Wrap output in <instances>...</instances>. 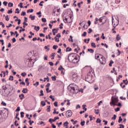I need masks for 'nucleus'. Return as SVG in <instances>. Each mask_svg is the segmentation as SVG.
<instances>
[{"instance_id":"f257e3e1","label":"nucleus","mask_w":128,"mask_h":128,"mask_svg":"<svg viewBox=\"0 0 128 128\" xmlns=\"http://www.w3.org/2000/svg\"><path fill=\"white\" fill-rule=\"evenodd\" d=\"M68 90L72 94H78V86L74 84H70L68 86Z\"/></svg>"},{"instance_id":"f03ea898","label":"nucleus","mask_w":128,"mask_h":128,"mask_svg":"<svg viewBox=\"0 0 128 128\" xmlns=\"http://www.w3.org/2000/svg\"><path fill=\"white\" fill-rule=\"evenodd\" d=\"M76 56H78V54L74 53H72L70 54L68 56V60H69V62H72V60H74V58H76Z\"/></svg>"},{"instance_id":"7ed1b4c3","label":"nucleus","mask_w":128,"mask_h":128,"mask_svg":"<svg viewBox=\"0 0 128 128\" xmlns=\"http://www.w3.org/2000/svg\"><path fill=\"white\" fill-rule=\"evenodd\" d=\"M112 24L114 26V28L112 29V30H114L116 28V26H118V18L117 17L116 21H114V18L112 17Z\"/></svg>"},{"instance_id":"20e7f679","label":"nucleus","mask_w":128,"mask_h":128,"mask_svg":"<svg viewBox=\"0 0 128 128\" xmlns=\"http://www.w3.org/2000/svg\"><path fill=\"white\" fill-rule=\"evenodd\" d=\"M72 80L74 82H78L80 80V78L76 74H74L72 75Z\"/></svg>"},{"instance_id":"39448f33","label":"nucleus","mask_w":128,"mask_h":128,"mask_svg":"<svg viewBox=\"0 0 128 128\" xmlns=\"http://www.w3.org/2000/svg\"><path fill=\"white\" fill-rule=\"evenodd\" d=\"M118 102V98H114V96H112V102L110 103V104H113L114 106H115L116 104Z\"/></svg>"},{"instance_id":"423d86ee","label":"nucleus","mask_w":128,"mask_h":128,"mask_svg":"<svg viewBox=\"0 0 128 128\" xmlns=\"http://www.w3.org/2000/svg\"><path fill=\"white\" fill-rule=\"evenodd\" d=\"M100 62L101 64H106V58H104V56H102V57H101V58H100Z\"/></svg>"},{"instance_id":"0eeeda50","label":"nucleus","mask_w":128,"mask_h":128,"mask_svg":"<svg viewBox=\"0 0 128 128\" xmlns=\"http://www.w3.org/2000/svg\"><path fill=\"white\" fill-rule=\"evenodd\" d=\"M66 114L67 118H70L71 116H72V110H69L66 112Z\"/></svg>"},{"instance_id":"6e6552de","label":"nucleus","mask_w":128,"mask_h":128,"mask_svg":"<svg viewBox=\"0 0 128 128\" xmlns=\"http://www.w3.org/2000/svg\"><path fill=\"white\" fill-rule=\"evenodd\" d=\"M102 55L100 54H95V58L96 60H100L102 58Z\"/></svg>"},{"instance_id":"1a4fd4ad","label":"nucleus","mask_w":128,"mask_h":128,"mask_svg":"<svg viewBox=\"0 0 128 128\" xmlns=\"http://www.w3.org/2000/svg\"><path fill=\"white\" fill-rule=\"evenodd\" d=\"M68 18H70V20H72V16H68V18H65L64 19V22H66V24H70V21Z\"/></svg>"},{"instance_id":"9d476101","label":"nucleus","mask_w":128,"mask_h":128,"mask_svg":"<svg viewBox=\"0 0 128 128\" xmlns=\"http://www.w3.org/2000/svg\"><path fill=\"white\" fill-rule=\"evenodd\" d=\"M92 80V76H90L89 74H88L86 78V80L88 82H90Z\"/></svg>"},{"instance_id":"9b49d317","label":"nucleus","mask_w":128,"mask_h":128,"mask_svg":"<svg viewBox=\"0 0 128 128\" xmlns=\"http://www.w3.org/2000/svg\"><path fill=\"white\" fill-rule=\"evenodd\" d=\"M73 64H76V62H78V57L76 56L75 57V58L73 59L72 61L71 62Z\"/></svg>"},{"instance_id":"f8f14e48","label":"nucleus","mask_w":128,"mask_h":128,"mask_svg":"<svg viewBox=\"0 0 128 128\" xmlns=\"http://www.w3.org/2000/svg\"><path fill=\"white\" fill-rule=\"evenodd\" d=\"M104 20H106V17H101L98 19V20L100 22H102Z\"/></svg>"},{"instance_id":"ddd939ff","label":"nucleus","mask_w":128,"mask_h":128,"mask_svg":"<svg viewBox=\"0 0 128 128\" xmlns=\"http://www.w3.org/2000/svg\"><path fill=\"white\" fill-rule=\"evenodd\" d=\"M60 8L58 9L57 10V13L56 14V12H54L53 14H54V16H58V15H60Z\"/></svg>"},{"instance_id":"4468645a","label":"nucleus","mask_w":128,"mask_h":128,"mask_svg":"<svg viewBox=\"0 0 128 128\" xmlns=\"http://www.w3.org/2000/svg\"><path fill=\"white\" fill-rule=\"evenodd\" d=\"M29 18L31 19L32 20H36L35 16H32V15L31 14Z\"/></svg>"},{"instance_id":"2eb2a0df","label":"nucleus","mask_w":128,"mask_h":128,"mask_svg":"<svg viewBox=\"0 0 128 128\" xmlns=\"http://www.w3.org/2000/svg\"><path fill=\"white\" fill-rule=\"evenodd\" d=\"M28 92V88H23V90H22V92H23V94H26Z\"/></svg>"},{"instance_id":"dca6fc26","label":"nucleus","mask_w":128,"mask_h":128,"mask_svg":"<svg viewBox=\"0 0 128 128\" xmlns=\"http://www.w3.org/2000/svg\"><path fill=\"white\" fill-rule=\"evenodd\" d=\"M50 45H47L46 46H44V48L45 50H47L48 51L50 50Z\"/></svg>"},{"instance_id":"f3484780","label":"nucleus","mask_w":128,"mask_h":128,"mask_svg":"<svg viewBox=\"0 0 128 128\" xmlns=\"http://www.w3.org/2000/svg\"><path fill=\"white\" fill-rule=\"evenodd\" d=\"M40 26H38L36 27V26H34V30H36V32H38L40 30Z\"/></svg>"},{"instance_id":"a211bd4d","label":"nucleus","mask_w":128,"mask_h":128,"mask_svg":"<svg viewBox=\"0 0 128 128\" xmlns=\"http://www.w3.org/2000/svg\"><path fill=\"white\" fill-rule=\"evenodd\" d=\"M19 97L20 98V100H22L24 98V95L23 94H21L19 95Z\"/></svg>"},{"instance_id":"6ab92c4d","label":"nucleus","mask_w":128,"mask_h":128,"mask_svg":"<svg viewBox=\"0 0 128 128\" xmlns=\"http://www.w3.org/2000/svg\"><path fill=\"white\" fill-rule=\"evenodd\" d=\"M52 80H54V82H56V76H52Z\"/></svg>"},{"instance_id":"aec40b11","label":"nucleus","mask_w":128,"mask_h":128,"mask_svg":"<svg viewBox=\"0 0 128 128\" xmlns=\"http://www.w3.org/2000/svg\"><path fill=\"white\" fill-rule=\"evenodd\" d=\"M88 52H90L91 54H94V50L92 49V48H88Z\"/></svg>"},{"instance_id":"412c9836","label":"nucleus","mask_w":128,"mask_h":128,"mask_svg":"<svg viewBox=\"0 0 128 128\" xmlns=\"http://www.w3.org/2000/svg\"><path fill=\"white\" fill-rule=\"evenodd\" d=\"M8 6L9 8H12V6H14V4L12 3V2H9L8 4Z\"/></svg>"},{"instance_id":"4be33fe9","label":"nucleus","mask_w":128,"mask_h":128,"mask_svg":"<svg viewBox=\"0 0 128 128\" xmlns=\"http://www.w3.org/2000/svg\"><path fill=\"white\" fill-rule=\"evenodd\" d=\"M56 120H60V118L58 116L54 117V119H52V122H54Z\"/></svg>"},{"instance_id":"5701e85b","label":"nucleus","mask_w":128,"mask_h":128,"mask_svg":"<svg viewBox=\"0 0 128 128\" xmlns=\"http://www.w3.org/2000/svg\"><path fill=\"white\" fill-rule=\"evenodd\" d=\"M56 56V53H52L51 54L52 60H54V56Z\"/></svg>"},{"instance_id":"b1692460","label":"nucleus","mask_w":128,"mask_h":128,"mask_svg":"<svg viewBox=\"0 0 128 128\" xmlns=\"http://www.w3.org/2000/svg\"><path fill=\"white\" fill-rule=\"evenodd\" d=\"M2 88L4 92H6V90L8 89V88H6V85L4 86H2Z\"/></svg>"},{"instance_id":"393cba45","label":"nucleus","mask_w":128,"mask_h":128,"mask_svg":"<svg viewBox=\"0 0 128 128\" xmlns=\"http://www.w3.org/2000/svg\"><path fill=\"white\" fill-rule=\"evenodd\" d=\"M40 104L42 106H46V102H44V101H42L40 102Z\"/></svg>"},{"instance_id":"a878e982","label":"nucleus","mask_w":128,"mask_h":128,"mask_svg":"<svg viewBox=\"0 0 128 128\" xmlns=\"http://www.w3.org/2000/svg\"><path fill=\"white\" fill-rule=\"evenodd\" d=\"M112 64H114V61H112V60H110L109 63V66H112Z\"/></svg>"},{"instance_id":"bb28decb","label":"nucleus","mask_w":128,"mask_h":128,"mask_svg":"<svg viewBox=\"0 0 128 128\" xmlns=\"http://www.w3.org/2000/svg\"><path fill=\"white\" fill-rule=\"evenodd\" d=\"M123 82H124V84H126V86H128V80H123Z\"/></svg>"},{"instance_id":"cd10ccee","label":"nucleus","mask_w":128,"mask_h":128,"mask_svg":"<svg viewBox=\"0 0 128 128\" xmlns=\"http://www.w3.org/2000/svg\"><path fill=\"white\" fill-rule=\"evenodd\" d=\"M28 12H34V9L31 8L30 10H28L27 13L28 14Z\"/></svg>"},{"instance_id":"c85d7f7f","label":"nucleus","mask_w":128,"mask_h":128,"mask_svg":"<svg viewBox=\"0 0 128 128\" xmlns=\"http://www.w3.org/2000/svg\"><path fill=\"white\" fill-rule=\"evenodd\" d=\"M70 38H68V41L69 42H74V40H72V36H70Z\"/></svg>"},{"instance_id":"c756f323","label":"nucleus","mask_w":128,"mask_h":128,"mask_svg":"<svg viewBox=\"0 0 128 128\" xmlns=\"http://www.w3.org/2000/svg\"><path fill=\"white\" fill-rule=\"evenodd\" d=\"M91 46L93 48H96V43H94V42H92L91 43Z\"/></svg>"},{"instance_id":"7c9ffc66","label":"nucleus","mask_w":128,"mask_h":128,"mask_svg":"<svg viewBox=\"0 0 128 128\" xmlns=\"http://www.w3.org/2000/svg\"><path fill=\"white\" fill-rule=\"evenodd\" d=\"M112 120H116V115L114 114V116L112 118Z\"/></svg>"},{"instance_id":"2f4dec72","label":"nucleus","mask_w":128,"mask_h":128,"mask_svg":"<svg viewBox=\"0 0 128 128\" xmlns=\"http://www.w3.org/2000/svg\"><path fill=\"white\" fill-rule=\"evenodd\" d=\"M47 112H50V106H47Z\"/></svg>"},{"instance_id":"473e14b6","label":"nucleus","mask_w":128,"mask_h":128,"mask_svg":"<svg viewBox=\"0 0 128 128\" xmlns=\"http://www.w3.org/2000/svg\"><path fill=\"white\" fill-rule=\"evenodd\" d=\"M85 124H86V121L84 120L80 122V124L82 126H84Z\"/></svg>"},{"instance_id":"72a5a7b5","label":"nucleus","mask_w":128,"mask_h":128,"mask_svg":"<svg viewBox=\"0 0 128 128\" xmlns=\"http://www.w3.org/2000/svg\"><path fill=\"white\" fill-rule=\"evenodd\" d=\"M64 70V68H62V66H60V68H58V70Z\"/></svg>"},{"instance_id":"f704fd0d","label":"nucleus","mask_w":128,"mask_h":128,"mask_svg":"<svg viewBox=\"0 0 128 128\" xmlns=\"http://www.w3.org/2000/svg\"><path fill=\"white\" fill-rule=\"evenodd\" d=\"M86 105H82V110H84L86 112Z\"/></svg>"},{"instance_id":"c9c22d12","label":"nucleus","mask_w":128,"mask_h":128,"mask_svg":"<svg viewBox=\"0 0 128 128\" xmlns=\"http://www.w3.org/2000/svg\"><path fill=\"white\" fill-rule=\"evenodd\" d=\"M122 116H119V120L118 122H119V124H120V122H122Z\"/></svg>"},{"instance_id":"e433bc0d","label":"nucleus","mask_w":128,"mask_h":128,"mask_svg":"<svg viewBox=\"0 0 128 128\" xmlns=\"http://www.w3.org/2000/svg\"><path fill=\"white\" fill-rule=\"evenodd\" d=\"M116 40H120V35H117Z\"/></svg>"},{"instance_id":"4c0bfd02","label":"nucleus","mask_w":128,"mask_h":128,"mask_svg":"<svg viewBox=\"0 0 128 128\" xmlns=\"http://www.w3.org/2000/svg\"><path fill=\"white\" fill-rule=\"evenodd\" d=\"M101 122H102V120H100V119L98 118L96 121V122H97V124H100V123Z\"/></svg>"},{"instance_id":"58836bf2","label":"nucleus","mask_w":128,"mask_h":128,"mask_svg":"<svg viewBox=\"0 0 128 128\" xmlns=\"http://www.w3.org/2000/svg\"><path fill=\"white\" fill-rule=\"evenodd\" d=\"M68 122H66L64 124V126H68Z\"/></svg>"},{"instance_id":"ea45409f","label":"nucleus","mask_w":128,"mask_h":128,"mask_svg":"<svg viewBox=\"0 0 128 128\" xmlns=\"http://www.w3.org/2000/svg\"><path fill=\"white\" fill-rule=\"evenodd\" d=\"M94 112L96 114H99V110H94Z\"/></svg>"},{"instance_id":"a19ab883","label":"nucleus","mask_w":128,"mask_h":128,"mask_svg":"<svg viewBox=\"0 0 128 128\" xmlns=\"http://www.w3.org/2000/svg\"><path fill=\"white\" fill-rule=\"evenodd\" d=\"M6 20L7 22H8V20H10V18H8V15H7L6 17H5Z\"/></svg>"},{"instance_id":"79ce46f5","label":"nucleus","mask_w":128,"mask_h":128,"mask_svg":"<svg viewBox=\"0 0 128 128\" xmlns=\"http://www.w3.org/2000/svg\"><path fill=\"white\" fill-rule=\"evenodd\" d=\"M42 20L43 22H46V18H42Z\"/></svg>"},{"instance_id":"37998d69","label":"nucleus","mask_w":128,"mask_h":128,"mask_svg":"<svg viewBox=\"0 0 128 128\" xmlns=\"http://www.w3.org/2000/svg\"><path fill=\"white\" fill-rule=\"evenodd\" d=\"M58 46L56 45L53 46V50H56Z\"/></svg>"},{"instance_id":"c03bdc74","label":"nucleus","mask_w":128,"mask_h":128,"mask_svg":"<svg viewBox=\"0 0 128 128\" xmlns=\"http://www.w3.org/2000/svg\"><path fill=\"white\" fill-rule=\"evenodd\" d=\"M83 4L82 2H78V8H80V4Z\"/></svg>"},{"instance_id":"a18cd8bd","label":"nucleus","mask_w":128,"mask_h":128,"mask_svg":"<svg viewBox=\"0 0 128 128\" xmlns=\"http://www.w3.org/2000/svg\"><path fill=\"white\" fill-rule=\"evenodd\" d=\"M40 92L41 94H40V96H44V91H42V90H40Z\"/></svg>"},{"instance_id":"49530a36","label":"nucleus","mask_w":128,"mask_h":128,"mask_svg":"<svg viewBox=\"0 0 128 128\" xmlns=\"http://www.w3.org/2000/svg\"><path fill=\"white\" fill-rule=\"evenodd\" d=\"M21 76H22L24 77V76H26V72H22L21 74Z\"/></svg>"},{"instance_id":"de8ad7c7","label":"nucleus","mask_w":128,"mask_h":128,"mask_svg":"<svg viewBox=\"0 0 128 128\" xmlns=\"http://www.w3.org/2000/svg\"><path fill=\"white\" fill-rule=\"evenodd\" d=\"M12 40L13 43L16 42V38H13L12 39Z\"/></svg>"},{"instance_id":"09e8293b","label":"nucleus","mask_w":128,"mask_h":128,"mask_svg":"<svg viewBox=\"0 0 128 128\" xmlns=\"http://www.w3.org/2000/svg\"><path fill=\"white\" fill-rule=\"evenodd\" d=\"M104 36V34L102 33V36H101V38H102V40H104L106 38V37Z\"/></svg>"},{"instance_id":"8fccbe9b","label":"nucleus","mask_w":128,"mask_h":128,"mask_svg":"<svg viewBox=\"0 0 128 128\" xmlns=\"http://www.w3.org/2000/svg\"><path fill=\"white\" fill-rule=\"evenodd\" d=\"M54 40L56 42H60V38H58L56 36L54 37Z\"/></svg>"},{"instance_id":"3c124183","label":"nucleus","mask_w":128,"mask_h":128,"mask_svg":"<svg viewBox=\"0 0 128 128\" xmlns=\"http://www.w3.org/2000/svg\"><path fill=\"white\" fill-rule=\"evenodd\" d=\"M9 80H14V76H10V78H8Z\"/></svg>"},{"instance_id":"603ef678","label":"nucleus","mask_w":128,"mask_h":128,"mask_svg":"<svg viewBox=\"0 0 128 128\" xmlns=\"http://www.w3.org/2000/svg\"><path fill=\"white\" fill-rule=\"evenodd\" d=\"M92 28H90L88 29V34H92Z\"/></svg>"},{"instance_id":"864d4df0","label":"nucleus","mask_w":128,"mask_h":128,"mask_svg":"<svg viewBox=\"0 0 128 128\" xmlns=\"http://www.w3.org/2000/svg\"><path fill=\"white\" fill-rule=\"evenodd\" d=\"M86 36V32H84L83 34H82V36Z\"/></svg>"},{"instance_id":"5fc2aeb1","label":"nucleus","mask_w":128,"mask_h":128,"mask_svg":"<svg viewBox=\"0 0 128 128\" xmlns=\"http://www.w3.org/2000/svg\"><path fill=\"white\" fill-rule=\"evenodd\" d=\"M48 64L50 66H54V62H50Z\"/></svg>"},{"instance_id":"6e6d98bb","label":"nucleus","mask_w":128,"mask_h":128,"mask_svg":"<svg viewBox=\"0 0 128 128\" xmlns=\"http://www.w3.org/2000/svg\"><path fill=\"white\" fill-rule=\"evenodd\" d=\"M8 14H12V9H10V10H8Z\"/></svg>"},{"instance_id":"4d7b16f0","label":"nucleus","mask_w":128,"mask_h":128,"mask_svg":"<svg viewBox=\"0 0 128 128\" xmlns=\"http://www.w3.org/2000/svg\"><path fill=\"white\" fill-rule=\"evenodd\" d=\"M103 122H104V126H106V124H108V121H106V120H104Z\"/></svg>"},{"instance_id":"13d9d810","label":"nucleus","mask_w":128,"mask_h":128,"mask_svg":"<svg viewBox=\"0 0 128 128\" xmlns=\"http://www.w3.org/2000/svg\"><path fill=\"white\" fill-rule=\"evenodd\" d=\"M3 4H4V6H6L8 5V2L4 1V2H3Z\"/></svg>"},{"instance_id":"bf43d9fd","label":"nucleus","mask_w":128,"mask_h":128,"mask_svg":"<svg viewBox=\"0 0 128 128\" xmlns=\"http://www.w3.org/2000/svg\"><path fill=\"white\" fill-rule=\"evenodd\" d=\"M20 114H21V118H24V112H20Z\"/></svg>"},{"instance_id":"052dcab7","label":"nucleus","mask_w":128,"mask_h":128,"mask_svg":"<svg viewBox=\"0 0 128 128\" xmlns=\"http://www.w3.org/2000/svg\"><path fill=\"white\" fill-rule=\"evenodd\" d=\"M120 78H122V75H119L118 76L117 78V81Z\"/></svg>"},{"instance_id":"680f3d73","label":"nucleus","mask_w":128,"mask_h":128,"mask_svg":"<svg viewBox=\"0 0 128 128\" xmlns=\"http://www.w3.org/2000/svg\"><path fill=\"white\" fill-rule=\"evenodd\" d=\"M0 42H2V46H4V40H0Z\"/></svg>"},{"instance_id":"e2e57ef3","label":"nucleus","mask_w":128,"mask_h":128,"mask_svg":"<svg viewBox=\"0 0 128 128\" xmlns=\"http://www.w3.org/2000/svg\"><path fill=\"white\" fill-rule=\"evenodd\" d=\"M26 12H22V14H21V16H26Z\"/></svg>"},{"instance_id":"0e129e2a","label":"nucleus","mask_w":128,"mask_h":128,"mask_svg":"<svg viewBox=\"0 0 128 128\" xmlns=\"http://www.w3.org/2000/svg\"><path fill=\"white\" fill-rule=\"evenodd\" d=\"M50 84L48 83V84L46 86V88H50Z\"/></svg>"},{"instance_id":"69168bd1","label":"nucleus","mask_w":128,"mask_h":128,"mask_svg":"<svg viewBox=\"0 0 128 128\" xmlns=\"http://www.w3.org/2000/svg\"><path fill=\"white\" fill-rule=\"evenodd\" d=\"M54 106H58V102L56 101L54 102Z\"/></svg>"},{"instance_id":"338daca9","label":"nucleus","mask_w":128,"mask_h":128,"mask_svg":"<svg viewBox=\"0 0 128 128\" xmlns=\"http://www.w3.org/2000/svg\"><path fill=\"white\" fill-rule=\"evenodd\" d=\"M115 112H120V108H115Z\"/></svg>"},{"instance_id":"774afa93","label":"nucleus","mask_w":128,"mask_h":128,"mask_svg":"<svg viewBox=\"0 0 128 128\" xmlns=\"http://www.w3.org/2000/svg\"><path fill=\"white\" fill-rule=\"evenodd\" d=\"M40 36H43V38H44V36H45L44 34H42V33L40 34Z\"/></svg>"}]
</instances>
